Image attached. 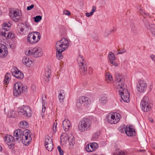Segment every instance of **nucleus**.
Returning a JSON list of instances; mask_svg holds the SVG:
<instances>
[{
	"instance_id": "f257e3e1",
	"label": "nucleus",
	"mask_w": 155,
	"mask_h": 155,
	"mask_svg": "<svg viewBox=\"0 0 155 155\" xmlns=\"http://www.w3.org/2000/svg\"><path fill=\"white\" fill-rule=\"evenodd\" d=\"M28 91L27 86H23L20 82L15 83L13 87V93L15 96H17L23 93L25 94Z\"/></svg>"
},
{
	"instance_id": "f03ea898",
	"label": "nucleus",
	"mask_w": 155,
	"mask_h": 155,
	"mask_svg": "<svg viewBox=\"0 0 155 155\" xmlns=\"http://www.w3.org/2000/svg\"><path fill=\"white\" fill-rule=\"evenodd\" d=\"M91 124L90 120L87 118L82 119L81 121V123L78 126V128L81 132H84L89 130Z\"/></svg>"
},
{
	"instance_id": "7ed1b4c3",
	"label": "nucleus",
	"mask_w": 155,
	"mask_h": 155,
	"mask_svg": "<svg viewBox=\"0 0 155 155\" xmlns=\"http://www.w3.org/2000/svg\"><path fill=\"white\" fill-rule=\"evenodd\" d=\"M41 35L40 33L37 31L30 33L27 37V41L30 44H35L37 43L40 39Z\"/></svg>"
},
{
	"instance_id": "20e7f679",
	"label": "nucleus",
	"mask_w": 155,
	"mask_h": 155,
	"mask_svg": "<svg viewBox=\"0 0 155 155\" xmlns=\"http://www.w3.org/2000/svg\"><path fill=\"white\" fill-rule=\"evenodd\" d=\"M31 131L28 129L24 130V132L21 136V140L22 143L25 145H28L31 140Z\"/></svg>"
},
{
	"instance_id": "39448f33",
	"label": "nucleus",
	"mask_w": 155,
	"mask_h": 155,
	"mask_svg": "<svg viewBox=\"0 0 155 155\" xmlns=\"http://www.w3.org/2000/svg\"><path fill=\"white\" fill-rule=\"evenodd\" d=\"M140 106L142 110L144 112L150 110L152 104L149 102V98L147 96H144L141 101Z\"/></svg>"
},
{
	"instance_id": "423d86ee",
	"label": "nucleus",
	"mask_w": 155,
	"mask_h": 155,
	"mask_svg": "<svg viewBox=\"0 0 155 155\" xmlns=\"http://www.w3.org/2000/svg\"><path fill=\"white\" fill-rule=\"evenodd\" d=\"M121 116L117 113H115L113 114H108L107 116V120L111 124H116L120 120Z\"/></svg>"
},
{
	"instance_id": "0eeeda50",
	"label": "nucleus",
	"mask_w": 155,
	"mask_h": 155,
	"mask_svg": "<svg viewBox=\"0 0 155 155\" xmlns=\"http://www.w3.org/2000/svg\"><path fill=\"white\" fill-rule=\"evenodd\" d=\"M17 111L21 114L28 117H31L32 115V111L28 106H23L18 108Z\"/></svg>"
},
{
	"instance_id": "6e6552de",
	"label": "nucleus",
	"mask_w": 155,
	"mask_h": 155,
	"mask_svg": "<svg viewBox=\"0 0 155 155\" xmlns=\"http://www.w3.org/2000/svg\"><path fill=\"white\" fill-rule=\"evenodd\" d=\"M124 87H120L118 89L119 94L121 95V97L122 100L126 102H128L130 101V95L128 91L124 89Z\"/></svg>"
},
{
	"instance_id": "1a4fd4ad",
	"label": "nucleus",
	"mask_w": 155,
	"mask_h": 155,
	"mask_svg": "<svg viewBox=\"0 0 155 155\" xmlns=\"http://www.w3.org/2000/svg\"><path fill=\"white\" fill-rule=\"evenodd\" d=\"M124 76L120 74L116 73L115 75V82L116 85L118 86L117 88L124 86Z\"/></svg>"
},
{
	"instance_id": "9d476101",
	"label": "nucleus",
	"mask_w": 155,
	"mask_h": 155,
	"mask_svg": "<svg viewBox=\"0 0 155 155\" xmlns=\"http://www.w3.org/2000/svg\"><path fill=\"white\" fill-rule=\"evenodd\" d=\"M24 132V131L20 129H18L15 130L14 133V138L15 141L18 143L20 142L21 136Z\"/></svg>"
},
{
	"instance_id": "9b49d317",
	"label": "nucleus",
	"mask_w": 155,
	"mask_h": 155,
	"mask_svg": "<svg viewBox=\"0 0 155 155\" xmlns=\"http://www.w3.org/2000/svg\"><path fill=\"white\" fill-rule=\"evenodd\" d=\"M20 11L18 10H16L13 11H11L9 13V16L14 21L18 22L21 17L20 15Z\"/></svg>"
},
{
	"instance_id": "f8f14e48",
	"label": "nucleus",
	"mask_w": 155,
	"mask_h": 155,
	"mask_svg": "<svg viewBox=\"0 0 155 155\" xmlns=\"http://www.w3.org/2000/svg\"><path fill=\"white\" fill-rule=\"evenodd\" d=\"M12 75L17 78L22 79L24 77L23 73L15 67H13L11 70Z\"/></svg>"
},
{
	"instance_id": "ddd939ff",
	"label": "nucleus",
	"mask_w": 155,
	"mask_h": 155,
	"mask_svg": "<svg viewBox=\"0 0 155 155\" xmlns=\"http://www.w3.org/2000/svg\"><path fill=\"white\" fill-rule=\"evenodd\" d=\"M137 89L140 92H144L147 89V85L146 82L142 80L140 81L137 84Z\"/></svg>"
},
{
	"instance_id": "4468645a",
	"label": "nucleus",
	"mask_w": 155,
	"mask_h": 155,
	"mask_svg": "<svg viewBox=\"0 0 155 155\" xmlns=\"http://www.w3.org/2000/svg\"><path fill=\"white\" fill-rule=\"evenodd\" d=\"M88 100L89 98L87 97L84 96L79 97L76 104L77 108L78 109L81 108L82 104L84 103L87 104L88 102Z\"/></svg>"
},
{
	"instance_id": "2eb2a0df",
	"label": "nucleus",
	"mask_w": 155,
	"mask_h": 155,
	"mask_svg": "<svg viewBox=\"0 0 155 155\" xmlns=\"http://www.w3.org/2000/svg\"><path fill=\"white\" fill-rule=\"evenodd\" d=\"M33 55L35 58H38L42 56L43 54V51L39 48H35L32 49Z\"/></svg>"
},
{
	"instance_id": "dca6fc26",
	"label": "nucleus",
	"mask_w": 155,
	"mask_h": 155,
	"mask_svg": "<svg viewBox=\"0 0 155 155\" xmlns=\"http://www.w3.org/2000/svg\"><path fill=\"white\" fill-rule=\"evenodd\" d=\"M8 54L7 47L4 45L0 44V56L1 57H5Z\"/></svg>"
},
{
	"instance_id": "f3484780",
	"label": "nucleus",
	"mask_w": 155,
	"mask_h": 155,
	"mask_svg": "<svg viewBox=\"0 0 155 155\" xmlns=\"http://www.w3.org/2000/svg\"><path fill=\"white\" fill-rule=\"evenodd\" d=\"M124 130L125 131L126 134L128 136H132L135 135L134 130L132 126L127 125L126 129L124 128Z\"/></svg>"
},
{
	"instance_id": "a211bd4d",
	"label": "nucleus",
	"mask_w": 155,
	"mask_h": 155,
	"mask_svg": "<svg viewBox=\"0 0 155 155\" xmlns=\"http://www.w3.org/2000/svg\"><path fill=\"white\" fill-rule=\"evenodd\" d=\"M62 125L64 130L65 131H68L71 126L70 121L68 119H65L62 122Z\"/></svg>"
},
{
	"instance_id": "6ab92c4d",
	"label": "nucleus",
	"mask_w": 155,
	"mask_h": 155,
	"mask_svg": "<svg viewBox=\"0 0 155 155\" xmlns=\"http://www.w3.org/2000/svg\"><path fill=\"white\" fill-rule=\"evenodd\" d=\"M4 139L5 141L6 144H9L15 142L13 136L8 134L6 135L4 137Z\"/></svg>"
},
{
	"instance_id": "aec40b11",
	"label": "nucleus",
	"mask_w": 155,
	"mask_h": 155,
	"mask_svg": "<svg viewBox=\"0 0 155 155\" xmlns=\"http://www.w3.org/2000/svg\"><path fill=\"white\" fill-rule=\"evenodd\" d=\"M22 62L23 64L26 66L29 67L32 64V61L27 56H24L22 58Z\"/></svg>"
},
{
	"instance_id": "412c9836",
	"label": "nucleus",
	"mask_w": 155,
	"mask_h": 155,
	"mask_svg": "<svg viewBox=\"0 0 155 155\" xmlns=\"http://www.w3.org/2000/svg\"><path fill=\"white\" fill-rule=\"evenodd\" d=\"M55 47L56 51H61V52H63L66 49L65 47H64L59 41L56 43Z\"/></svg>"
},
{
	"instance_id": "4be33fe9",
	"label": "nucleus",
	"mask_w": 155,
	"mask_h": 155,
	"mask_svg": "<svg viewBox=\"0 0 155 155\" xmlns=\"http://www.w3.org/2000/svg\"><path fill=\"white\" fill-rule=\"evenodd\" d=\"M69 137V134L68 135L66 133H62L60 137L61 142H64L66 143L68 142Z\"/></svg>"
},
{
	"instance_id": "5701e85b",
	"label": "nucleus",
	"mask_w": 155,
	"mask_h": 155,
	"mask_svg": "<svg viewBox=\"0 0 155 155\" xmlns=\"http://www.w3.org/2000/svg\"><path fill=\"white\" fill-rule=\"evenodd\" d=\"M80 67V71L82 75H85L87 73V68L85 64L79 65Z\"/></svg>"
},
{
	"instance_id": "b1692460",
	"label": "nucleus",
	"mask_w": 155,
	"mask_h": 155,
	"mask_svg": "<svg viewBox=\"0 0 155 155\" xmlns=\"http://www.w3.org/2000/svg\"><path fill=\"white\" fill-rule=\"evenodd\" d=\"M59 41L64 47H65L66 49L68 48L69 46V43L68 40L65 38H62Z\"/></svg>"
},
{
	"instance_id": "393cba45",
	"label": "nucleus",
	"mask_w": 155,
	"mask_h": 155,
	"mask_svg": "<svg viewBox=\"0 0 155 155\" xmlns=\"http://www.w3.org/2000/svg\"><path fill=\"white\" fill-rule=\"evenodd\" d=\"M22 25H23L22 27L24 28L25 32H28L31 30V26L28 22L25 21L22 23Z\"/></svg>"
},
{
	"instance_id": "a878e982",
	"label": "nucleus",
	"mask_w": 155,
	"mask_h": 155,
	"mask_svg": "<svg viewBox=\"0 0 155 155\" xmlns=\"http://www.w3.org/2000/svg\"><path fill=\"white\" fill-rule=\"evenodd\" d=\"M58 100L59 102L62 103L64 102V100L65 98V94L63 91H61L59 94L58 96Z\"/></svg>"
},
{
	"instance_id": "bb28decb",
	"label": "nucleus",
	"mask_w": 155,
	"mask_h": 155,
	"mask_svg": "<svg viewBox=\"0 0 155 155\" xmlns=\"http://www.w3.org/2000/svg\"><path fill=\"white\" fill-rule=\"evenodd\" d=\"M51 75V70L50 69L47 68L46 69L45 75L46 78H45L46 81H49L50 80V75Z\"/></svg>"
},
{
	"instance_id": "cd10ccee",
	"label": "nucleus",
	"mask_w": 155,
	"mask_h": 155,
	"mask_svg": "<svg viewBox=\"0 0 155 155\" xmlns=\"http://www.w3.org/2000/svg\"><path fill=\"white\" fill-rule=\"evenodd\" d=\"M107 98L105 96L101 97L99 100L100 103L102 105L106 104L107 102Z\"/></svg>"
},
{
	"instance_id": "c85d7f7f",
	"label": "nucleus",
	"mask_w": 155,
	"mask_h": 155,
	"mask_svg": "<svg viewBox=\"0 0 155 155\" xmlns=\"http://www.w3.org/2000/svg\"><path fill=\"white\" fill-rule=\"evenodd\" d=\"M108 58L110 63H112L113 61L116 59L114 54L111 52H110L108 55Z\"/></svg>"
},
{
	"instance_id": "c756f323",
	"label": "nucleus",
	"mask_w": 155,
	"mask_h": 155,
	"mask_svg": "<svg viewBox=\"0 0 155 155\" xmlns=\"http://www.w3.org/2000/svg\"><path fill=\"white\" fill-rule=\"evenodd\" d=\"M19 125L20 128L23 129L27 128L28 127V123L25 120L20 122L19 123Z\"/></svg>"
},
{
	"instance_id": "7c9ffc66",
	"label": "nucleus",
	"mask_w": 155,
	"mask_h": 155,
	"mask_svg": "<svg viewBox=\"0 0 155 155\" xmlns=\"http://www.w3.org/2000/svg\"><path fill=\"white\" fill-rule=\"evenodd\" d=\"M77 60L79 65L85 64L84 58L82 56L79 55L78 57Z\"/></svg>"
},
{
	"instance_id": "2f4dec72",
	"label": "nucleus",
	"mask_w": 155,
	"mask_h": 155,
	"mask_svg": "<svg viewBox=\"0 0 155 155\" xmlns=\"http://www.w3.org/2000/svg\"><path fill=\"white\" fill-rule=\"evenodd\" d=\"M105 79L108 82H109L110 81H113V78L112 76L109 73H107L105 74Z\"/></svg>"
},
{
	"instance_id": "473e14b6",
	"label": "nucleus",
	"mask_w": 155,
	"mask_h": 155,
	"mask_svg": "<svg viewBox=\"0 0 155 155\" xmlns=\"http://www.w3.org/2000/svg\"><path fill=\"white\" fill-rule=\"evenodd\" d=\"M8 29L6 28H3L2 29H0V35L6 37Z\"/></svg>"
},
{
	"instance_id": "72a5a7b5",
	"label": "nucleus",
	"mask_w": 155,
	"mask_h": 155,
	"mask_svg": "<svg viewBox=\"0 0 155 155\" xmlns=\"http://www.w3.org/2000/svg\"><path fill=\"white\" fill-rule=\"evenodd\" d=\"M50 143L48 144H47V145H45V148L46 149L49 151H51L53 149L54 145L53 143H51V142L50 141Z\"/></svg>"
},
{
	"instance_id": "f704fd0d",
	"label": "nucleus",
	"mask_w": 155,
	"mask_h": 155,
	"mask_svg": "<svg viewBox=\"0 0 155 155\" xmlns=\"http://www.w3.org/2000/svg\"><path fill=\"white\" fill-rule=\"evenodd\" d=\"M147 28L148 29H150L152 32V33L154 32V31H155V25H150L149 24H148L147 23L145 24Z\"/></svg>"
},
{
	"instance_id": "c9c22d12",
	"label": "nucleus",
	"mask_w": 155,
	"mask_h": 155,
	"mask_svg": "<svg viewBox=\"0 0 155 155\" xmlns=\"http://www.w3.org/2000/svg\"><path fill=\"white\" fill-rule=\"evenodd\" d=\"M147 28L148 29H150L152 32V33L154 32V31H155V25H150L149 24H148L147 23L145 24Z\"/></svg>"
},
{
	"instance_id": "e433bc0d",
	"label": "nucleus",
	"mask_w": 155,
	"mask_h": 155,
	"mask_svg": "<svg viewBox=\"0 0 155 155\" xmlns=\"http://www.w3.org/2000/svg\"><path fill=\"white\" fill-rule=\"evenodd\" d=\"M90 145V150H91V152H92L95 150L98 147L97 143H91Z\"/></svg>"
},
{
	"instance_id": "4c0bfd02",
	"label": "nucleus",
	"mask_w": 155,
	"mask_h": 155,
	"mask_svg": "<svg viewBox=\"0 0 155 155\" xmlns=\"http://www.w3.org/2000/svg\"><path fill=\"white\" fill-rule=\"evenodd\" d=\"M68 141L69 142L70 145H73L74 143V137L71 134H69V137Z\"/></svg>"
},
{
	"instance_id": "58836bf2",
	"label": "nucleus",
	"mask_w": 155,
	"mask_h": 155,
	"mask_svg": "<svg viewBox=\"0 0 155 155\" xmlns=\"http://www.w3.org/2000/svg\"><path fill=\"white\" fill-rule=\"evenodd\" d=\"M113 154L114 155H124V153L120 149H118L115 150Z\"/></svg>"
},
{
	"instance_id": "ea45409f",
	"label": "nucleus",
	"mask_w": 155,
	"mask_h": 155,
	"mask_svg": "<svg viewBox=\"0 0 155 155\" xmlns=\"http://www.w3.org/2000/svg\"><path fill=\"white\" fill-rule=\"evenodd\" d=\"M10 76V74L9 73H6L5 76L4 82L5 84H8L10 81L9 77Z\"/></svg>"
},
{
	"instance_id": "a19ab883",
	"label": "nucleus",
	"mask_w": 155,
	"mask_h": 155,
	"mask_svg": "<svg viewBox=\"0 0 155 155\" xmlns=\"http://www.w3.org/2000/svg\"><path fill=\"white\" fill-rule=\"evenodd\" d=\"M61 51H56V57L59 60L63 58V55H62V52Z\"/></svg>"
},
{
	"instance_id": "79ce46f5",
	"label": "nucleus",
	"mask_w": 155,
	"mask_h": 155,
	"mask_svg": "<svg viewBox=\"0 0 155 155\" xmlns=\"http://www.w3.org/2000/svg\"><path fill=\"white\" fill-rule=\"evenodd\" d=\"M140 13L143 16L144 18H145L147 16H149L148 14H147L144 12L141 9H140L139 11Z\"/></svg>"
},
{
	"instance_id": "37998d69",
	"label": "nucleus",
	"mask_w": 155,
	"mask_h": 155,
	"mask_svg": "<svg viewBox=\"0 0 155 155\" xmlns=\"http://www.w3.org/2000/svg\"><path fill=\"white\" fill-rule=\"evenodd\" d=\"M51 142V143H53L52 139L49 137H47L45 139V145H47V144H49L50 143V141Z\"/></svg>"
},
{
	"instance_id": "c03bdc74",
	"label": "nucleus",
	"mask_w": 155,
	"mask_h": 155,
	"mask_svg": "<svg viewBox=\"0 0 155 155\" xmlns=\"http://www.w3.org/2000/svg\"><path fill=\"white\" fill-rule=\"evenodd\" d=\"M100 134V133L99 132H97L94 134L92 137V139L94 140L97 139Z\"/></svg>"
},
{
	"instance_id": "a18cd8bd",
	"label": "nucleus",
	"mask_w": 155,
	"mask_h": 155,
	"mask_svg": "<svg viewBox=\"0 0 155 155\" xmlns=\"http://www.w3.org/2000/svg\"><path fill=\"white\" fill-rule=\"evenodd\" d=\"M34 21L35 22H38L42 19V17L40 15L36 16L34 17Z\"/></svg>"
},
{
	"instance_id": "49530a36",
	"label": "nucleus",
	"mask_w": 155,
	"mask_h": 155,
	"mask_svg": "<svg viewBox=\"0 0 155 155\" xmlns=\"http://www.w3.org/2000/svg\"><path fill=\"white\" fill-rule=\"evenodd\" d=\"M7 35L6 36V38H13L15 37V35L11 32H10L9 31L7 32Z\"/></svg>"
},
{
	"instance_id": "de8ad7c7",
	"label": "nucleus",
	"mask_w": 155,
	"mask_h": 155,
	"mask_svg": "<svg viewBox=\"0 0 155 155\" xmlns=\"http://www.w3.org/2000/svg\"><path fill=\"white\" fill-rule=\"evenodd\" d=\"M57 120H56L55 122L54 123L53 125V130L54 133H55L56 131V128L57 124Z\"/></svg>"
},
{
	"instance_id": "09e8293b",
	"label": "nucleus",
	"mask_w": 155,
	"mask_h": 155,
	"mask_svg": "<svg viewBox=\"0 0 155 155\" xmlns=\"http://www.w3.org/2000/svg\"><path fill=\"white\" fill-rule=\"evenodd\" d=\"M10 25H11L9 23L8 24L7 23H4L3 25V28H6L8 29V31L10 29Z\"/></svg>"
},
{
	"instance_id": "8fccbe9b",
	"label": "nucleus",
	"mask_w": 155,
	"mask_h": 155,
	"mask_svg": "<svg viewBox=\"0 0 155 155\" xmlns=\"http://www.w3.org/2000/svg\"><path fill=\"white\" fill-rule=\"evenodd\" d=\"M25 54L26 55H33L32 50L31 51L30 49H27L25 51Z\"/></svg>"
},
{
	"instance_id": "3c124183",
	"label": "nucleus",
	"mask_w": 155,
	"mask_h": 155,
	"mask_svg": "<svg viewBox=\"0 0 155 155\" xmlns=\"http://www.w3.org/2000/svg\"><path fill=\"white\" fill-rule=\"evenodd\" d=\"M59 151V153L60 155H63L64 152L61 149L60 146H58L57 147Z\"/></svg>"
},
{
	"instance_id": "603ef678",
	"label": "nucleus",
	"mask_w": 155,
	"mask_h": 155,
	"mask_svg": "<svg viewBox=\"0 0 155 155\" xmlns=\"http://www.w3.org/2000/svg\"><path fill=\"white\" fill-rule=\"evenodd\" d=\"M8 146V147L9 149H13L14 147V142L11 143L9 144H7Z\"/></svg>"
},
{
	"instance_id": "864d4df0",
	"label": "nucleus",
	"mask_w": 155,
	"mask_h": 155,
	"mask_svg": "<svg viewBox=\"0 0 155 155\" xmlns=\"http://www.w3.org/2000/svg\"><path fill=\"white\" fill-rule=\"evenodd\" d=\"M43 96H43V97H42V102H43V105H42L43 107H42V111L43 113H44L45 112V110H46V106H45V103H44V104H43Z\"/></svg>"
},
{
	"instance_id": "5fc2aeb1",
	"label": "nucleus",
	"mask_w": 155,
	"mask_h": 155,
	"mask_svg": "<svg viewBox=\"0 0 155 155\" xmlns=\"http://www.w3.org/2000/svg\"><path fill=\"white\" fill-rule=\"evenodd\" d=\"M63 14L65 15H71V12L68 10H64L63 12Z\"/></svg>"
},
{
	"instance_id": "6e6d98bb",
	"label": "nucleus",
	"mask_w": 155,
	"mask_h": 155,
	"mask_svg": "<svg viewBox=\"0 0 155 155\" xmlns=\"http://www.w3.org/2000/svg\"><path fill=\"white\" fill-rule=\"evenodd\" d=\"M85 149L86 151L88 152H91V150H90V145L89 144L87 145L85 147Z\"/></svg>"
},
{
	"instance_id": "4d7b16f0",
	"label": "nucleus",
	"mask_w": 155,
	"mask_h": 155,
	"mask_svg": "<svg viewBox=\"0 0 155 155\" xmlns=\"http://www.w3.org/2000/svg\"><path fill=\"white\" fill-rule=\"evenodd\" d=\"M34 6V5H32L29 6H28L27 7V9L28 10H30L32 9Z\"/></svg>"
},
{
	"instance_id": "13d9d810",
	"label": "nucleus",
	"mask_w": 155,
	"mask_h": 155,
	"mask_svg": "<svg viewBox=\"0 0 155 155\" xmlns=\"http://www.w3.org/2000/svg\"><path fill=\"white\" fill-rule=\"evenodd\" d=\"M93 14L92 12L86 13H85L86 16L87 17H89L93 15Z\"/></svg>"
},
{
	"instance_id": "bf43d9fd",
	"label": "nucleus",
	"mask_w": 155,
	"mask_h": 155,
	"mask_svg": "<svg viewBox=\"0 0 155 155\" xmlns=\"http://www.w3.org/2000/svg\"><path fill=\"white\" fill-rule=\"evenodd\" d=\"M150 57L153 61H155V55L152 54L150 55Z\"/></svg>"
},
{
	"instance_id": "052dcab7",
	"label": "nucleus",
	"mask_w": 155,
	"mask_h": 155,
	"mask_svg": "<svg viewBox=\"0 0 155 155\" xmlns=\"http://www.w3.org/2000/svg\"><path fill=\"white\" fill-rule=\"evenodd\" d=\"M96 7L95 6H93L92 7V10L91 12H92L93 14H94V12L96 10Z\"/></svg>"
},
{
	"instance_id": "680f3d73",
	"label": "nucleus",
	"mask_w": 155,
	"mask_h": 155,
	"mask_svg": "<svg viewBox=\"0 0 155 155\" xmlns=\"http://www.w3.org/2000/svg\"><path fill=\"white\" fill-rule=\"evenodd\" d=\"M12 115H10L9 117H10L14 118L15 117V112L14 111H12Z\"/></svg>"
},
{
	"instance_id": "e2e57ef3",
	"label": "nucleus",
	"mask_w": 155,
	"mask_h": 155,
	"mask_svg": "<svg viewBox=\"0 0 155 155\" xmlns=\"http://www.w3.org/2000/svg\"><path fill=\"white\" fill-rule=\"evenodd\" d=\"M125 52V50L124 49H123L122 51L119 52L117 54H122Z\"/></svg>"
},
{
	"instance_id": "0e129e2a",
	"label": "nucleus",
	"mask_w": 155,
	"mask_h": 155,
	"mask_svg": "<svg viewBox=\"0 0 155 155\" xmlns=\"http://www.w3.org/2000/svg\"><path fill=\"white\" fill-rule=\"evenodd\" d=\"M112 64V65H114L115 67H117L118 66L117 63L115 62L114 61H113L112 63H110Z\"/></svg>"
},
{
	"instance_id": "69168bd1",
	"label": "nucleus",
	"mask_w": 155,
	"mask_h": 155,
	"mask_svg": "<svg viewBox=\"0 0 155 155\" xmlns=\"http://www.w3.org/2000/svg\"><path fill=\"white\" fill-rule=\"evenodd\" d=\"M92 70V69L91 68L89 67L88 68V73L89 74H91V71Z\"/></svg>"
},
{
	"instance_id": "338daca9",
	"label": "nucleus",
	"mask_w": 155,
	"mask_h": 155,
	"mask_svg": "<svg viewBox=\"0 0 155 155\" xmlns=\"http://www.w3.org/2000/svg\"><path fill=\"white\" fill-rule=\"evenodd\" d=\"M20 31L21 32V33H24L23 32V31H25V29H24V28L23 27H22V28H21L20 29Z\"/></svg>"
},
{
	"instance_id": "774afa93",
	"label": "nucleus",
	"mask_w": 155,
	"mask_h": 155,
	"mask_svg": "<svg viewBox=\"0 0 155 155\" xmlns=\"http://www.w3.org/2000/svg\"><path fill=\"white\" fill-rule=\"evenodd\" d=\"M31 89L33 91H35L36 90L35 86V85H32L31 87Z\"/></svg>"
}]
</instances>
